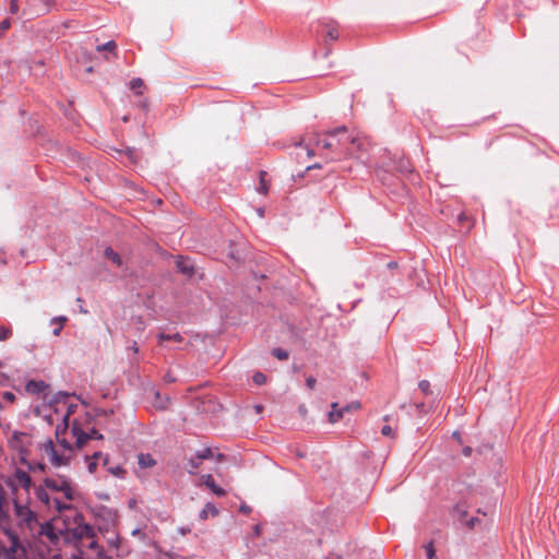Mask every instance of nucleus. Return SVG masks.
I'll return each mask as SVG.
<instances>
[{"label": "nucleus", "mask_w": 559, "mask_h": 559, "mask_svg": "<svg viewBox=\"0 0 559 559\" xmlns=\"http://www.w3.org/2000/svg\"><path fill=\"white\" fill-rule=\"evenodd\" d=\"M69 431L58 426L55 432V440H46L39 447L43 460H46L53 467L68 466L74 457L76 450H79L75 442L72 443V439H69Z\"/></svg>", "instance_id": "obj_1"}, {"label": "nucleus", "mask_w": 559, "mask_h": 559, "mask_svg": "<svg viewBox=\"0 0 559 559\" xmlns=\"http://www.w3.org/2000/svg\"><path fill=\"white\" fill-rule=\"evenodd\" d=\"M360 145V139L349 132L346 127H337L317 134L316 144L330 152V160L355 155V151L348 144Z\"/></svg>", "instance_id": "obj_2"}, {"label": "nucleus", "mask_w": 559, "mask_h": 559, "mask_svg": "<svg viewBox=\"0 0 559 559\" xmlns=\"http://www.w3.org/2000/svg\"><path fill=\"white\" fill-rule=\"evenodd\" d=\"M33 486L31 475L21 469L16 468L11 475L4 477L0 483V519L4 520L10 516V500L8 498V491H10L11 500H17V498H29V490Z\"/></svg>", "instance_id": "obj_3"}, {"label": "nucleus", "mask_w": 559, "mask_h": 559, "mask_svg": "<svg viewBox=\"0 0 559 559\" xmlns=\"http://www.w3.org/2000/svg\"><path fill=\"white\" fill-rule=\"evenodd\" d=\"M72 536L76 539V547L81 555L91 556L94 554L96 557H99V546L95 539V533L92 526L79 523L72 530Z\"/></svg>", "instance_id": "obj_4"}, {"label": "nucleus", "mask_w": 559, "mask_h": 559, "mask_svg": "<svg viewBox=\"0 0 559 559\" xmlns=\"http://www.w3.org/2000/svg\"><path fill=\"white\" fill-rule=\"evenodd\" d=\"M44 485L49 491L60 493V499L69 504L75 498L76 485L68 476L46 477Z\"/></svg>", "instance_id": "obj_5"}, {"label": "nucleus", "mask_w": 559, "mask_h": 559, "mask_svg": "<svg viewBox=\"0 0 559 559\" xmlns=\"http://www.w3.org/2000/svg\"><path fill=\"white\" fill-rule=\"evenodd\" d=\"M12 502L14 507V515L19 522V525L26 526L32 530L33 526L37 523V515L34 511L31 510L28 506L29 498H17V500Z\"/></svg>", "instance_id": "obj_6"}, {"label": "nucleus", "mask_w": 559, "mask_h": 559, "mask_svg": "<svg viewBox=\"0 0 559 559\" xmlns=\"http://www.w3.org/2000/svg\"><path fill=\"white\" fill-rule=\"evenodd\" d=\"M36 498L47 508H53L59 512L70 509V504L58 497H51L49 490L43 484L35 488Z\"/></svg>", "instance_id": "obj_7"}, {"label": "nucleus", "mask_w": 559, "mask_h": 559, "mask_svg": "<svg viewBox=\"0 0 559 559\" xmlns=\"http://www.w3.org/2000/svg\"><path fill=\"white\" fill-rule=\"evenodd\" d=\"M70 437H71V439L75 440V445H76L78 449H81L84 444L87 443L88 440H92V439L100 440V439H103V435H100L98 431H96L94 429L90 433H86V432L82 431V429L80 428V426L75 421H73V424H72V429L70 431Z\"/></svg>", "instance_id": "obj_8"}, {"label": "nucleus", "mask_w": 559, "mask_h": 559, "mask_svg": "<svg viewBox=\"0 0 559 559\" xmlns=\"http://www.w3.org/2000/svg\"><path fill=\"white\" fill-rule=\"evenodd\" d=\"M176 266L180 273L188 277L194 274V266L189 258L179 255L176 261Z\"/></svg>", "instance_id": "obj_9"}, {"label": "nucleus", "mask_w": 559, "mask_h": 559, "mask_svg": "<svg viewBox=\"0 0 559 559\" xmlns=\"http://www.w3.org/2000/svg\"><path fill=\"white\" fill-rule=\"evenodd\" d=\"M323 27L325 28V34L323 35V43L325 45L329 41L337 40L340 37L338 27L334 22L323 23Z\"/></svg>", "instance_id": "obj_10"}, {"label": "nucleus", "mask_w": 559, "mask_h": 559, "mask_svg": "<svg viewBox=\"0 0 559 559\" xmlns=\"http://www.w3.org/2000/svg\"><path fill=\"white\" fill-rule=\"evenodd\" d=\"M202 484L209 488L215 496L223 497L226 495V491L219 487L212 475H203L201 477Z\"/></svg>", "instance_id": "obj_11"}, {"label": "nucleus", "mask_w": 559, "mask_h": 559, "mask_svg": "<svg viewBox=\"0 0 559 559\" xmlns=\"http://www.w3.org/2000/svg\"><path fill=\"white\" fill-rule=\"evenodd\" d=\"M331 412L329 413V421L331 424H335L337 423L340 419L343 418L344 416V413L342 411V408L338 407V404L335 402V403H332L331 404Z\"/></svg>", "instance_id": "obj_12"}, {"label": "nucleus", "mask_w": 559, "mask_h": 559, "mask_svg": "<svg viewBox=\"0 0 559 559\" xmlns=\"http://www.w3.org/2000/svg\"><path fill=\"white\" fill-rule=\"evenodd\" d=\"M217 514H218V510H217V508H216L213 503L209 502V503H206V504L204 506V508L201 510V512H200L199 516H200V519H201V520H203V521H204V520H206L210 515H211V516H216Z\"/></svg>", "instance_id": "obj_13"}, {"label": "nucleus", "mask_w": 559, "mask_h": 559, "mask_svg": "<svg viewBox=\"0 0 559 559\" xmlns=\"http://www.w3.org/2000/svg\"><path fill=\"white\" fill-rule=\"evenodd\" d=\"M104 255L110 260L115 265H122V259L118 252H116L111 247H106Z\"/></svg>", "instance_id": "obj_14"}, {"label": "nucleus", "mask_w": 559, "mask_h": 559, "mask_svg": "<svg viewBox=\"0 0 559 559\" xmlns=\"http://www.w3.org/2000/svg\"><path fill=\"white\" fill-rule=\"evenodd\" d=\"M138 463L142 468H150L156 465V461L151 454H140Z\"/></svg>", "instance_id": "obj_15"}, {"label": "nucleus", "mask_w": 559, "mask_h": 559, "mask_svg": "<svg viewBox=\"0 0 559 559\" xmlns=\"http://www.w3.org/2000/svg\"><path fill=\"white\" fill-rule=\"evenodd\" d=\"M157 338L160 344L165 341H174L177 343H181L183 340L179 333H174V334L159 333L157 335Z\"/></svg>", "instance_id": "obj_16"}, {"label": "nucleus", "mask_w": 559, "mask_h": 559, "mask_svg": "<svg viewBox=\"0 0 559 559\" xmlns=\"http://www.w3.org/2000/svg\"><path fill=\"white\" fill-rule=\"evenodd\" d=\"M202 461L197 460V454L193 457H190L188 460V463L186 465V469L189 474H195L199 467L201 466Z\"/></svg>", "instance_id": "obj_17"}, {"label": "nucleus", "mask_w": 559, "mask_h": 559, "mask_svg": "<svg viewBox=\"0 0 559 559\" xmlns=\"http://www.w3.org/2000/svg\"><path fill=\"white\" fill-rule=\"evenodd\" d=\"M67 320H68L67 317H63V316L53 318L51 320L52 324L57 323V328L52 331L53 335L58 336L60 334Z\"/></svg>", "instance_id": "obj_18"}, {"label": "nucleus", "mask_w": 559, "mask_h": 559, "mask_svg": "<svg viewBox=\"0 0 559 559\" xmlns=\"http://www.w3.org/2000/svg\"><path fill=\"white\" fill-rule=\"evenodd\" d=\"M64 406L67 408V413L66 415L63 416V424H64V427L62 429H66V431H68V426H69V418L71 416V414H73L76 409V405L75 404H66L64 403Z\"/></svg>", "instance_id": "obj_19"}, {"label": "nucleus", "mask_w": 559, "mask_h": 559, "mask_svg": "<svg viewBox=\"0 0 559 559\" xmlns=\"http://www.w3.org/2000/svg\"><path fill=\"white\" fill-rule=\"evenodd\" d=\"M213 457V451L210 448H204L201 451L197 452V460L204 461Z\"/></svg>", "instance_id": "obj_20"}, {"label": "nucleus", "mask_w": 559, "mask_h": 559, "mask_svg": "<svg viewBox=\"0 0 559 559\" xmlns=\"http://www.w3.org/2000/svg\"><path fill=\"white\" fill-rule=\"evenodd\" d=\"M143 86V80L140 79V78H135L133 80H131L130 82V88L135 93V94H142L141 92V88Z\"/></svg>", "instance_id": "obj_21"}, {"label": "nucleus", "mask_w": 559, "mask_h": 559, "mask_svg": "<svg viewBox=\"0 0 559 559\" xmlns=\"http://www.w3.org/2000/svg\"><path fill=\"white\" fill-rule=\"evenodd\" d=\"M12 336V330L9 326H0V342H4Z\"/></svg>", "instance_id": "obj_22"}, {"label": "nucleus", "mask_w": 559, "mask_h": 559, "mask_svg": "<svg viewBox=\"0 0 559 559\" xmlns=\"http://www.w3.org/2000/svg\"><path fill=\"white\" fill-rule=\"evenodd\" d=\"M117 45L114 40H109L103 45L97 46V51H114L116 49Z\"/></svg>", "instance_id": "obj_23"}, {"label": "nucleus", "mask_w": 559, "mask_h": 559, "mask_svg": "<svg viewBox=\"0 0 559 559\" xmlns=\"http://www.w3.org/2000/svg\"><path fill=\"white\" fill-rule=\"evenodd\" d=\"M425 550H426L428 559H438L437 555H436V549L433 547L432 542H430L427 545H425Z\"/></svg>", "instance_id": "obj_24"}, {"label": "nucleus", "mask_w": 559, "mask_h": 559, "mask_svg": "<svg viewBox=\"0 0 559 559\" xmlns=\"http://www.w3.org/2000/svg\"><path fill=\"white\" fill-rule=\"evenodd\" d=\"M272 355L276 357L280 360H286L288 359V353L286 350H283L281 348H274L272 350Z\"/></svg>", "instance_id": "obj_25"}, {"label": "nucleus", "mask_w": 559, "mask_h": 559, "mask_svg": "<svg viewBox=\"0 0 559 559\" xmlns=\"http://www.w3.org/2000/svg\"><path fill=\"white\" fill-rule=\"evenodd\" d=\"M108 472L117 477H122L126 473V471L119 465L109 467Z\"/></svg>", "instance_id": "obj_26"}, {"label": "nucleus", "mask_w": 559, "mask_h": 559, "mask_svg": "<svg viewBox=\"0 0 559 559\" xmlns=\"http://www.w3.org/2000/svg\"><path fill=\"white\" fill-rule=\"evenodd\" d=\"M253 382L258 385H262L266 382V376L262 372H257L253 376Z\"/></svg>", "instance_id": "obj_27"}, {"label": "nucleus", "mask_w": 559, "mask_h": 559, "mask_svg": "<svg viewBox=\"0 0 559 559\" xmlns=\"http://www.w3.org/2000/svg\"><path fill=\"white\" fill-rule=\"evenodd\" d=\"M264 175H265V173L262 171L261 173V177H260V187L258 189L259 192L263 193V194L267 193V190H269V187H267V185H266V182L264 180Z\"/></svg>", "instance_id": "obj_28"}, {"label": "nucleus", "mask_w": 559, "mask_h": 559, "mask_svg": "<svg viewBox=\"0 0 559 559\" xmlns=\"http://www.w3.org/2000/svg\"><path fill=\"white\" fill-rule=\"evenodd\" d=\"M420 391L425 394L430 393V382L428 380H421L418 384Z\"/></svg>", "instance_id": "obj_29"}, {"label": "nucleus", "mask_w": 559, "mask_h": 559, "mask_svg": "<svg viewBox=\"0 0 559 559\" xmlns=\"http://www.w3.org/2000/svg\"><path fill=\"white\" fill-rule=\"evenodd\" d=\"M359 408H360V403H358V402H353V403H350V404H348V405H346V406L342 407V411H343V413L345 414V413L350 412V411H353V409H359Z\"/></svg>", "instance_id": "obj_30"}, {"label": "nucleus", "mask_w": 559, "mask_h": 559, "mask_svg": "<svg viewBox=\"0 0 559 559\" xmlns=\"http://www.w3.org/2000/svg\"><path fill=\"white\" fill-rule=\"evenodd\" d=\"M381 433L385 437H391V438L394 437V431H393L392 427L389 425H385L382 427Z\"/></svg>", "instance_id": "obj_31"}, {"label": "nucleus", "mask_w": 559, "mask_h": 559, "mask_svg": "<svg viewBox=\"0 0 559 559\" xmlns=\"http://www.w3.org/2000/svg\"><path fill=\"white\" fill-rule=\"evenodd\" d=\"M9 11L11 14H16L19 12V0H10Z\"/></svg>", "instance_id": "obj_32"}, {"label": "nucleus", "mask_w": 559, "mask_h": 559, "mask_svg": "<svg viewBox=\"0 0 559 559\" xmlns=\"http://www.w3.org/2000/svg\"><path fill=\"white\" fill-rule=\"evenodd\" d=\"M43 383L40 382H34V381H31L28 384H27V390L28 391H33V392H36V391H39L40 388H41Z\"/></svg>", "instance_id": "obj_33"}, {"label": "nucleus", "mask_w": 559, "mask_h": 559, "mask_svg": "<svg viewBox=\"0 0 559 559\" xmlns=\"http://www.w3.org/2000/svg\"><path fill=\"white\" fill-rule=\"evenodd\" d=\"M86 460L88 461L87 468L90 473H95L97 467V461L90 459L86 456Z\"/></svg>", "instance_id": "obj_34"}, {"label": "nucleus", "mask_w": 559, "mask_h": 559, "mask_svg": "<svg viewBox=\"0 0 559 559\" xmlns=\"http://www.w3.org/2000/svg\"><path fill=\"white\" fill-rule=\"evenodd\" d=\"M306 384L310 390H313L317 384V379L314 377H308L306 380Z\"/></svg>", "instance_id": "obj_35"}, {"label": "nucleus", "mask_w": 559, "mask_h": 559, "mask_svg": "<svg viewBox=\"0 0 559 559\" xmlns=\"http://www.w3.org/2000/svg\"><path fill=\"white\" fill-rule=\"evenodd\" d=\"M4 401L13 403L15 401V395L12 392H4L2 395Z\"/></svg>", "instance_id": "obj_36"}, {"label": "nucleus", "mask_w": 559, "mask_h": 559, "mask_svg": "<svg viewBox=\"0 0 559 559\" xmlns=\"http://www.w3.org/2000/svg\"><path fill=\"white\" fill-rule=\"evenodd\" d=\"M348 146L355 151V155H353L352 157H358V151H360L362 147V141L360 140V145H358L356 143V144H348Z\"/></svg>", "instance_id": "obj_37"}, {"label": "nucleus", "mask_w": 559, "mask_h": 559, "mask_svg": "<svg viewBox=\"0 0 559 559\" xmlns=\"http://www.w3.org/2000/svg\"><path fill=\"white\" fill-rule=\"evenodd\" d=\"M11 26V22L9 19H4L1 23H0V29L1 31H7L8 28H10Z\"/></svg>", "instance_id": "obj_38"}, {"label": "nucleus", "mask_w": 559, "mask_h": 559, "mask_svg": "<svg viewBox=\"0 0 559 559\" xmlns=\"http://www.w3.org/2000/svg\"><path fill=\"white\" fill-rule=\"evenodd\" d=\"M478 522H479V521H478V519H477V518H473V516H472V518H471V519H468L465 523H466V525H467L469 528H474V527H475V525H476V523H478Z\"/></svg>", "instance_id": "obj_39"}, {"label": "nucleus", "mask_w": 559, "mask_h": 559, "mask_svg": "<svg viewBox=\"0 0 559 559\" xmlns=\"http://www.w3.org/2000/svg\"><path fill=\"white\" fill-rule=\"evenodd\" d=\"M100 457H103L102 452L95 451L90 459L98 461Z\"/></svg>", "instance_id": "obj_40"}, {"label": "nucleus", "mask_w": 559, "mask_h": 559, "mask_svg": "<svg viewBox=\"0 0 559 559\" xmlns=\"http://www.w3.org/2000/svg\"><path fill=\"white\" fill-rule=\"evenodd\" d=\"M72 559H93V558L91 556L80 554V555H73Z\"/></svg>", "instance_id": "obj_41"}, {"label": "nucleus", "mask_w": 559, "mask_h": 559, "mask_svg": "<svg viewBox=\"0 0 559 559\" xmlns=\"http://www.w3.org/2000/svg\"><path fill=\"white\" fill-rule=\"evenodd\" d=\"M261 531H262V528H261V525H260V524L254 525V527H253V532H254V535H255V536L261 535Z\"/></svg>", "instance_id": "obj_42"}, {"label": "nucleus", "mask_w": 559, "mask_h": 559, "mask_svg": "<svg viewBox=\"0 0 559 559\" xmlns=\"http://www.w3.org/2000/svg\"><path fill=\"white\" fill-rule=\"evenodd\" d=\"M240 511L243 512V513H249L251 511L250 507L246 506V504H242L240 507Z\"/></svg>", "instance_id": "obj_43"}, {"label": "nucleus", "mask_w": 559, "mask_h": 559, "mask_svg": "<svg viewBox=\"0 0 559 559\" xmlns=\"http://www.w3.org/2000/svg\"><path fill=\"white\" fill-rule=\"evenodd\" d=\"M457 219L459 222L463 223L464 221L467 219L466 215L464 213H461L459 216H457Z\"/></svg>", "instance_id": "obj_44"}, {"label": "nucleus", "mask_w": 559, "mask_h": 559, "mask_svg": "<svg viewBox=\"0 0 559 559\" xmlns=\"http://www.w3.org/2000/svg\"><path fill=\"white\" fill-rule=\"evenodd\" d=\"M130 349H131L134 354H136V353L139 352V347H138V345H136V343H135V342L132 344V346L130 347Z\"/></svg>", "instance_id": "obj_45"}, {"label": "nucleus", "mask_w": 559, "mask_h": 559, "mask_svg": "<svg viewBox=\"0 0 559 559\" xmlns=\"http://www.w3.org/2000/svg\"><path fill=\"white\" fill-rule=\"evenodd\" d=\"M463 453H464V455L469 456V455H471V453H472V449L467 447V448H465V449L463 450Z\"/></svg>", "instance_id": "obj_46"}, {"label": "nucleus", "mask_w": 559, "mask_h": 559, "mask_svg": "<svg viewBox=\"0 0 559 559\" xmlns=\"http://www.w3.org/2000/svg\"><path fill=\"white\" fill-rule=\"evenodd\" d=\"M401 170H402V171H408V173H411V171H412V170H411L406 165H402V166H401Z\"/></svg>", "instance_id": "obj_47"}, {"label": "nucleus", "mask_w": 559, "mask_h": 559, "mask_svg": "<svg viewBox=\"0 0 559 559\" xmlns=\"http://www.w3.org/2000/svg\"><path fill=\"white\" fill-rule=\"evenodd\" d=\"M257 212H258V215H259L260 217H263V216H264V210H263V209H258V210H257Z\"/></svg>", "instance_id": "obj_48"}, {"label": "nucleus", "mask_w": 559, "mask_h": 559, "mask_svg": "<svg viewBox=\"0 0 559 559\" xmlns=\"http://www.w3.org/2000/svg\"><path fill=\"white\" fill-rule=\"evenodd\" d=\"M134 150L128 148V155L130 158H133Z\"/></svg>", "instance_id": "obj_49"}, {"label": "nucleus", "mask_w": 559, "mask_h": 559, "mask_svg": "<svg viewBox=\"0 0 559 559\" xmlns=\"http://www.w3.org/2000/svg\"><path fill=\"white\" fill-rule=\"evenodd\" d=\"M20 437H25V435L24 433H16L15 432L14 436H13L14 439H17Z\"/></svg>", "instance_id": "obj_50"}, {"label": "nucleus", "mask_w": 559, "mask_h": 559, "mask_svg": "<svg viewBox=\"0 0 559 559\" xmlns=\"http://www.w3.org/2000/svg\"><path fill=\"white\" fill-rule=\"evenodd\" d=\"M320 164H314L313 166H309L307 169H312V168H320Z\"/></svg>", "instance_id": "obj_51"}, {"label": "nucleus", "mask_w": 559, "mask_h": 559, "mask_svg": "<svg viewBox=\"0 0 559 559\" xmlns=\"http://www.w3.org/2000/svg\"><path fill=\"white\" fill-rule=\"evenodd\" d=\"M108 461H109V460H108V456H104V459H103V464H104V465H107V464H108Z\"/></svg>", "instance_id": "obj_52"}, {"label": "nucleus", "mask_w": 559, "mask_h": 559, "mask_svg": "<svg viewBox=\"0 0 559 559\" xmlns=\"http://www.w3.org/2000/svg\"><path fill=\"white\" fill-rule=\"evenodd\" d=\"M307 154H308V156H313V155H314V152H313L312 150H310V148H309V150L307 151Z\"/></svg>", "instance_id": "obj_53"}, {"label": "nucleus", "mask_w": 559, "mask_h": 559, "mask_svg": "<svg viewBox=\"0 0 559 559\" xmlns=\"http://www.w3.org/2000/svg\"><path fill=\"white\" fill-rule=\"evenodd\" d=\"M38 469H40V471H45V465H44V464H41V463H39V464H38Z\"/></svg>", "instance_id": "obj_54"}, {"label": "nucleus", "mask_w": 559, "mask_h": 559, "mask_svg": "<svg viewBox=\"0 0 559 559\" xmlns=\"http://www.w3.org/2000/svg\"><path fill=\"white\" fill-rule=\"evenodd\" d=\"M255 409H257V412H261L262 406H261V405H258V406H255Z\"/></svg>", "instance_id": "obj_55"}, {"label": "nucleus", "mask_w": 559, "mask_h": 559, "mask_svg": "<svg viewBox=\"0 0 559 559\" xmlns=\"http://www.w3.org/2000/svg\"><path fill=\"white\" fill-rule=\"evenodd\" d=\"M20 253H21L22 257H24V250L23 249L20 250Z\"/></svg>", "instance_id": "obj_56"}, {"label": "nucleus", "mask_w": 559, "mask_h": 559, "mask_svg": "<svg viewBox=\"0 0 559 559\" xmlns=\"http://www.w3.org/2000/svg\"><path fill=\"white\" fill-rule=\"evenodd\" d=\"M453 437H455V439H459V435L456 432L453 433Z\"/></svg>", "instance_id": "obj_57"}]
</instances>
